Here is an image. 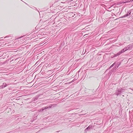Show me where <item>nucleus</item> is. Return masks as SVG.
Masks as SVG:
<instances>
[{
    "label": "nucleus",
    "instance_id": "nucleus-8",
    "mask_svg": "<svg viewBox=\"0 0 133 133\" xmlns=\"http://www.w3.org/2000/svg\"><path fill=\"white\" fill-rule=\"evenodd\" d=\"M121 63L119 62L118 63L116 64H115V66L117 68L120 65Z\"/></svg>",
    "mask_w": 133,
    "mask_h": 133
},
{
    "label": "nucleus",
    "instance_id": "nucleus-6",
    "mask_svg": "<svg viewBox=\"0 0 133 133\" xmlns=\"http://www.w3.org/2000/svg\"><path fill=\"white\" fill-rule=\"evenodd\" d=\"M131 12L130 11H128L127 12V14H126L124 15V16L123 17H127L128 15H130V14H131Z\"/></svg>",
    "mask_w": 133,
    "mask_h": 133
},
{
    "label": "nucleus",
    "instance_id": "nucleus-3",
    "mask_svg": "<svg viewBox=\"0 0 133 133\" xmlns=\"http://www.w3.org/2000/svg\"><path fill=\"white\" fill-rule=\"evenodd\" d=\"M92 127L91 125H89L87 128L85 130V133H86L87 131L90 130V129H91L92 128Z\"/></svg>",
    "mask_w": 133,
    "mask_h": 133
},
{
    "label": "nucleus",
    "instance_id": "nucleus-13",
    "mask_svg": "<svg viewBox=\"0 0 133 133\" xmlns=\"http://www.w3.org/2000/svg\"><path fill=\"white\" fill-rule=\"evenodd\" d=\"M36 10H37V9H36Z\"/></svg>",
    "mask_w": 133,
    "mask_h": 133
},
{
    "label": "nucleus",
    "instance_id": "nucleus-1",
    "mask_svg": "<svg viewBox=\"0 0 133 133\" xmlns=\"http://www.w3.org/2000/svg\"><path fill=\"white\" fill-rule=\"evenodd\" d=\"M131 46V45H128L129 46L125 47L123 49H122L121 51L117 53L115 55V57H116L117 56L119 55L122 53L128 50L129 49V47H130Z\"/></svg>",
    "mask_w": 133,
    "mask_h": 133
},
{
    "label": "nucleus",
    "instance_id": "nucleus-4",
    "mask_svg": "<svg viewBox=\"0 0 133 133\" xmlns=\"http://www.w3.org/2000/svg\"><path fill=\"white\" fill-rule=\"evenodd\" d=\"M51 108V106L48 107H47L44 108H43L42 109H41L40 110H39V111L40 112H42V111H43L44 110H45L46 109H48L50 108Z\"/></svg>",
    "mask_w": 133,
    "mask_h": 133
},
{
    "label": "nucleus",
    "instance_id": "nucleus-10",
    "mask_svg": "<svg viewBox=\"0 0 133 133\" xmlns=\"http://www.w3.org/2000/svg\"><path fill=\"white\" fill-rule=\"evenodd\" d=\"M117 68L115 66L114 67V68L113 69H114L115 70H116V69Z\"/></svg>",
    "mask_w": 133,
    "mask_h": 133
},
{
    "label": "nucleus",
    "instance_id": "nucleus-9",
    "mask_svg": "<svg viewBox=\"0 0 133 133\" xmlns=\"http://www.w3.org/2000/svg\"><path fill=\"white\" fill-rule=\"evenodd\" d=\"M115 64V62L114 63L112 64L109 67V69H110V68H112L113 66H114V65Z\"/></svg>",
    "mask_w": 133,
    "mask_h": 133
},
{
    "label": "nucleus",
    "instance_id": "nucleus-7",
    "mask_svg": "<svg viewBox=\"0 0 133 133\" xmlns=\"http://www.w3.org/2000/svg\"><path fill=\"white\" fill-rule=\"evenodd\" d=\"M12 36V35H8L5 37H4V38H9L8 40H9L11 39V37Z\"/></svg>",
    "mask_w": 133,
    "mask_h": 133
},
{
    "label": "nucleus",
    "instance_id": "nucleus-12",
    "mask_svg": "<svg viewBox=\"0 0 133 133\" xmlns=\"http://www.w3.org/2000/svg\"><path fill=\"white\" fill-rule=\"evenodd\" d=\"M25 3L26 4H27L26 3H25Z\"/></svg>",
    "mask_w": 133,
    "mask_h": 133
},
{
    "label": "nucleus",
    "instance_id": "nucleus-2",
    "mask_svg": "<svg viewBox=\"0 0 133 133\" xmlns=\"http://www.w3.org/2000/svg\"><path fill=\"white\" fill-rule=\"evenodd\" d=\"M125 91V89L123 88H120L116 90L115 94L116 95L118 96L120 94Z\"/></svg>",
    "mask_w": 133,
    "mask_h": 133
},
{
    "label": "nucleus",
    "instance_id": "nucleus-5",
    "mask_svg": "<svg viewBox=\"0 0 133 133\" xmlns=\"http://www.w3.org/2000/svg\"><path fill=\"white\" fill-rule=\"evenodd\" d=\"M7 86V84L5 83H3L2 85H1L0 86V89H2L3 88L5 87H6Z\"/></svg>",
    "mask_w": 133,
    "mask_h": 133
},
{
    "label": "nucleus",
    "instance_id": "nucleus-11",
    "mask_svg": "<svg viewBox=\"0 0 133 133\" xmlns=\"http://www.w3.org/2000/svg\"><path fill=\"white\" fill-rule=\"evenodd\" d=\"M23 37V36H21V37H19L18 38V39H20V38H21L22 37Z\"/></svg>",
    "mask_w": 133,
    "mask_h": 133
}]
</instances>
